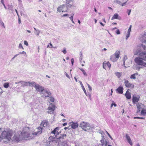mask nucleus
Masks as SVG:
<instances>
[{"label":"nucleus","instance_id":"nucleus-1","mask_svg":"<svg viewBox=\"0 0 146 146\" xmlns=\"http://www.w3.org/2000/svg\"><path fill=\"white\" fill-rule=\"evenodd\" d=\"M135 54H138L139 56L142 58L144 61H146V46L141 44L139 49Z\"/></svg>","mask_w":146,"mask_h":146},{"label":"nucleus","instance_id":"nucleus-2","mask_svg":"<svg viewBox=\"0 0 146 146\" xmlns=\"http://www.w3.org/2000/svg\"><path fill=\"white\" fill-rule=\"evenodd\" d=\"M29 128L28 127H26L24 128L22 131H19L16 134H17L18 135L20 136H21V139L19 140V141L23 139H27V138L29 139V137H30V134L27 131L29 130Z\"/></svg>","mask_w":146,"mask_h":146},{"label":"nucleus","instance_id":"nucleus-3","mask_svg":"<svg viewBox=\"0 0 146 146\" xmlns=\"http://www.w3.org/2000/svg\"><path fill=\"white\" fill-rule=\"evenodd\" d=\"M135 61L138 65L146 67V62H144L143 59L139 56L135 58Z\"/></svg>","mask_w":146,"mask_h":146},{"label":"nucleus","instance_id":"nucleus-4","mask_svg":"<svg viewBox=\"0 0 146 146\" xmlns=\"http://www.w3.org/2000/svg\"><path fill=\"white\" fill-rule=\"evenodd\" d=\"M66 134H63L59 137L58 138L57 137V139L60 140V141L62 140V142L60 141L58 142V145L59 146H66L67 145V142L65 140H62L64 137H66Z\"/></svg>","mask_w":146,"mask_h":146},{"label":"nucleus","instance_id":"nucleus-5","mask_svg":"<svg viewBox=\"0 0 146 146\" xmlns=\"http://www.w3.org/2000/svg\"><path fill=\"white\" fill-rule=\"evenodd\" d=\"M99 133L102 135V139L100 141L102 143V146H111L109 145H108L107 146L108 144V142L106 140H104V132L102 131H99Z\"/></svg>","mask_w":146,"mask_h":146},{"label":"nucleus","instance_id":"nucleus-6","mask_svg":"<svg viewBox=\"0 0 146 146\" xmlns=\"http://www.w3.org/2000/svg\"><path fill=\"white\" fill-rule=\"evenodd\" d=\"M40 94L41 95V97L44 98L49 97V96L51 95V93L50 91L45 88L43 92L41 93H40Z\"/></svg>","mask_w":146,"mask_h":146},{"label":"nucleus","instance_id":"nucleus-7","mask_svg":"<svg viewBox=\"0 0 146 146\" xmlns=\"http://www.w3.org/2000/svg\"><path fill=\"white\" fill-rule=\"evenodd\" d=\"M119 52L118 51H116L115 53L111 56L110 59L113 62L117 61L119 57Z\"/></svg>","mask_w":146,"mask_h":146},{"label":"nucleus","instance_id":"nucleus-8","mask_svg":"<svg viewBox=\"0 0 146 146\" xmlns=\"http://www.w3.org/2000/svg\"><path fill=\"white\" fill-rule=\"evenodd\" d=\"M139 39L141 42L146 44V32L140 34Z\"/></svg>","mask_w":146,"mask_h":146},{"label":"nucleus","instance_id":"nucleus-9","mask_svg":"<svg viewBox=\"0 0 146 146\" xmlns=\"http://www.w3.org/2000/svg\"><path fill=\"white\" fill-rule=\"evenodd\" d=\"M33 86H34L36 90L38 92H40V93L42 92L45 89L44 87L38 84H36L35 82V84H34Z\"/></svg>","mask_w":146,"mask_h":146},{"label":"nucleus","instance_id":"nucleus-10","mask_svg":"<svg viewBox=\"0 0 146 146\" xmlns=\"http://www.w3.org/2000/svg\"><path fill=\"white\" fill-rule=\"evenodd\" d=\"M49 103L50 104L47 109L48 111L47 112L48 113L51 114L53 113L55 109V106L50 102Z\"/></svg>","mask_w":146,"mask_h":146},{"label":"nucleus","instance_id":"nucleus-11","mask_svg":"<svg viewBox=\"0 0 146 146\" xmlns=\"http://www.w3.org/2000/svg\"><path fill=\"white\" fill-rule=\"evenodd\" d=\"M68 8L64 5H63L59 6L57 8V11L59 12L67 11Z\"/></svg>","mask_w":146,"mask_h":146},{"label":"nucleus","instance_id":"nucleus-12","mask_svg":"<svg viewBox=\"0 0 146 146\" xmlns=\"http://www.w3.org/2000/svg\"><path fill=\"white\" fill-rule=\"evenodd\" d=\"M42 128L41 127H39L36 128L34 132L33 133V135H39L42 132Z\"/></svg>","mask_w":146,"mask_h":146},{"label":"nucleus","instance_id":"nucleus-13","mask_svg":"<svg viewBox=\"0 0 146 146\" xmlns=\"http://www.w3.org/2000/svg\"><path fill=\"white\" fill-rule=\"evenodd\" d=\"M21 84L23 87H25L30 86H33L34 84H35V82H26L25 81H20Z\"/></svg>","mask_w":146,"mask_h":146},{"label":"nucleus","instance_id":"nucleus-14","mask_svg":"<svg viewBox=\"0 0 146 146\" xmlns=\"http://www.w3.org/2000/svg\"><path fill=\"white\" fill-rule=\"evenodd\" d=\"M137 106V113H138L141 111H142V110H143L145 106L144 105L141 103H138L136 105Z\"/></svg>","mask_w":146,"mask_h":146},{"label":"nucleus","instance_id":"nucleus-15","mask_svg":"<svg viewBox=\"0 0 146 146\" xmlns=\"http://www.w3.org/2000/svg\"><path fill=\"white\" fill-rule=\"evenodd\" d=\"M93 129L94 126L89 123H88L86 129H85V131L90 132Z\"/></svg>","mask_w":146,"mask_h":146},{"label":"nucleus","instance_id":"nucleus-16","mask_svg":"<svg viewBox=\"0 0 146 146\" xmlns=\"http://www.w3.org/2000/svg\"><path fill=\"white\" fill-rule=\"evenodd\" d=\"M140 98V96L138 95H134L133 96L132 100L134 103L137 102L139 101Z\"/></svg>","mask_w":146,"mask_h":146},{"label":"nucleus","instance_id":"nucleus-17","mask_svg":"<svg viewBox=\"0 0 146 146\" xmlns=\"http://www.w3.org/2000/svg\"><path fill=\"white\" fill-rule=\"evenodd\" d=\"M67 3L66 7L68 8L70 7L73 4L74 0H66Z\"/></svg>","mask_w":146,"mask_h":146},{"label":"nucleus","instance_id":"nucleus-18","mask_svg":"<svg viewBox=\"0 0 146 146\" xmlns=\"http://www.w3.org/2000/svg\"><path fill=\"white\" fill-rule=\"evenodd\" d=\"M88 123V122H85L84 121H82L81 123L80 127L85 131V129H86L87 127Z\"/></svg>","mask_w":146,"mask_h":146},{"label":"nucleus","instance_id":"nucleus-19","mask_svg":"<svg viewBox=\"0 0 146 146\" xmlns=\"http://www.w3.org/2000/svg\"><path fill=\"white\" fill-rule=\"evenodd\" d=\"M59 129V128L58 127H56L53 131L51 132V133L54 134L56 137V136L59 134L58 131Z\"/></svg>","mask_w":146,"mask_h":146},{"label":"nucleus","instance_id":"nucleus-20","mask_svg":"<svg viewBox=\"0 0 146 146\" xmlns=\"http://www.w3.org/2000/svg\"><path fill=\"white\" fill-rule=\"evenodd\" d=\"M123 87L119 86L116 90L117 93L119 94H122L123 93Z\"/></svg>","mask_w":146,"mask_h":146},{"label":"nucleus","instance_id":"nucleus-21","mask_svg":"<svg viewBox=\"0 0 146 146\" xmlns=\"http://www.w3.org/2000/svg\"><path fill=\"white\" fill-rule=\"evenodd\" d=\"M121 17L119 16L118 14L117 13H115L113 15V17L111 18L112 20L114 19H118L120 20Z\"/></svg>","mask_w":146,"mask_h":146},{"label":"nucleus","instance_id":"nucleus-22","mask_svg":"<svg viewBox=\"0 0 146 146\" xmlns=\"http://www.w3.org/2000/svg\"><path fill=\"white\" fill-rule=\"evenodd\" d=\"M71 126L72 128L75 129L78 127V125L77 123L72 122Z\"/></svg>","mask_w":146,"mask_h":146},{"label":"nucleus","instance_id":"nucleus-23","mask_svg":"<svg viewBox=\"0 0 146 146\" xmlns=\"http://www.w3.org/2000/svg\"><path fill=\"white\" fill-rule=\"evenodd\" d=\"M49 123L46 121H43L42 122L41 125L43 127H46L49 124Z\"/></svg>","mask_w":146,"mask_h":146},{"label":"nucleus","instance_id":"nucleus-24","mask_svg":"<svg viewBox=\"0 0 146 146\" xmlns=\"http://www.w3.org/2000/svg\"><path fill=\"white\" fill-rule=\"evenodd\" d=\"M79 82H80V84L81 85V86L82 87V88L83 90L84 91V92L85 94L86 95V96H88L87 94V93L86 92V90H85L83 84H82V82L81 81H80Z\"/></svg>","mask_w":146,"mask_h":146},{"label":"nucleus","instance_id":"nucleus-25","mask_svg":"<svg viewBox=\"0 0 146 146\" xmlns=\"http://www.w3.org/2000/svg\"><path fill=\"white\" fill-rule=\"evenodd\" d=\"M138 76V73H136L133 74L131 75L130 76L131 79H135Z\"/></svg>","mask_w":146,"mask_h":146},{"label":"nucleus","instance_id":"nucleus-26","mask_svg":"<svg viewBox=\"0 0 146 146\" xmlns=\"http://www.w3.org/2000/svg\"><path fill=\"white\" fill-rule=\"evenodd\" d=\"M127 59V56L126 55L124 57V59H123V65L124 66V67H125V68H127V67L125 66V62H126V60Z\"/></svg>","mask_w":146,"mask_h":146},{"label":"nucleus","instance_id":"nucleus-27","mask_svg":"<svg viewBox=\"0 0 146 146\" xmlns=\"http://www.w3.org/2000/svg\"><path fill=\"white\" fill-rule=\"evenodd\" d=\"M141 114L142 115H146V110L143 109L141 111Z\"/></svg>","mask_w":146,"mask_h":146},{"label":"nucleus","instance_id":"nucleus-28","mask_svg":"<svg viewBox=\"0 0 146 146\" xmlns=\"http://www.w3.org/2000/svg\"><path fill=\"white\" fill-rule=\"evenodd\" d=\"M115 75L118 78H119L121 76V74L120 72H117L115 73Z\"/></svg>","mask_w":146,"mask_h":146},{"label":"nucleus","instance_id":"nucleus-29","mask_svg":"<svg viewBox=\"0 0 146 146\" xmlns=\"http://www.w3.org/2000/svg\"><path fill=\"white\" fill-rule=\"evenodd\" d=\"M79 69L82 72L83 74L85 76H87V74L86 73V72L82 68H79Z\"/></svg>","mask_w":146,"mask_h":146},{"label":"nucleus","instance_id":"nucleus-30","mask_svg":"<svg viewBox=\"0 0 146 146\" xmlns=\"http://www.w3.org/2000/svg\"><path fill=\"white\" fill-rule=\"evenodd\" d=\"M128 143L131 146L132 145H133L132 141L129 136H128Z\"/></svg>","mask_w":146,"mask_h":146},{"label":"nucleus","instance_id":"nucleus-31","mask_svg":"<svg viewBox=\"0 0 146 146\" xmlns=\"http://www.w3.org/2000/svg\"><path fill=\"white\" fill-rule=\"evenodd\" d=\"M106 66H107L110 69V68L111 64L109 62H107L106 63Z\"/></svg>","mask_w":146,"mask_h":146},{"label":"nucleus","instance_id":"nucleus-32","mask_svg":"<svg viewBox=\"0 0 146 146\" xmlns=\"http://www.w3.org/2000/svg\"><path fill=\"white\" fill-rule=\"evenodd\" d=\"M49 97V98H50V102H53L54 101V98L52 96Z\"/></svg>","mask_w":146,"mask_h":146},{"label":"nucleus","instance_id":"nucleus-33","mask_svg":"<svg viewBox=\"0 0 146 146\" xmlns=\"http://www.w3.org/2000/svg\"><path fill=\"white\" fill-rule=\"evenodd\" d=\"M134 87V85L132 84H130L128 83V88H132Z\"/></svg>","mask_w":146,"mask_h":146},{"label":"nucleus","instance_id":"nucleus-34","mask_svg":"<svg viewBox=\"0 0 146 146\" xmlns=\"http://www.w3.org/2000/svg\"><path fill=\"white\" fill-rule=\"evenodd\" d=\"M9 86V84L8 83H5L4 84V86L5 88H8Z\"/></svg>","mask_w":146,"mask_h":146},{"label":"nucleus","instance_id":"nucleus-35","mask_svg":"<svg viewBox=\"0 0 146 146\" xmlns=\"http://www.w3.org/2000/svg\"><path fill=\"white\" fill-rule=\"evenodd\" d=\"M40 31L39 30H37L36 31V32L35 33V34L37 35L38 36Z\"/></svg>","mask_w":146,"mask_h":146},{"label":"nucleus","instance_id":"nucleus-36","mask_svg":"<svg viewBox=\"0 0 146 146\" xmlns=\"http://www.w3.org/2000/svg\"><path fill=\"white\" fill-rule=\"evenodd\" d=\"M131 25L130 26L129 28L128 29V37H129L130 32L131 31Z\"/></svg>","mask_w":146,"mask_h":146},{"label":"nucleus","instance_id":"nucleus-37","mask_svg":"<svg viewBox=\"0 0 146 146\" xmlns=\"http://www.w3.org/2000/svg\"><path fill=\"white\" fill-rule=\"evenodd\" d=\"M73 15H74V14H73V15L72 16H71V17H69V18L70 19V20L74 24L75 23H74V21L73 20Z\"/></svg>","mask_w":146,"mask_h":146},{"label":"nucleus","instance_id":"nucleus-38","mask_svg":"<svg viewBox=\"0 0 146 146\" xmlns=\"http://www.w3.org/2000/svg\"><path fill=\"white\" fill-rule=\"evenodd\" d=\"M87 85L88 86V88H89V91L91 92L92 90V87L90 86L89 85V84H87Z\"/></svg>","mask_w":146,"mask_h":146},{"label":"nucleus","instance_id":"nucleus-39","mask_svg":"<svg viewBox=\"0 0 146 146\" xmlns=\"http://www.w3.org/2000/svg\"><path fill=\"white\" fill-rule=\"evenodd\" d=\"M106 63H105V62H103V68L105 69H106Z\"/></svg>","mask_w":146,"mask_h":146},{"label":"nucleus","instance_id":"nucleus-40","mask_svg":"<svg viewBox=\"0 0 146 146\" xmlns=\"http://www.w3.org/2000/svg\"><path fill=\"white\" fill-rule=\"evenodd\" d=\"M19 48H22L23 50L24 49V48L22 44L21 43H20L19 44Z\"/></svg>","mask_w":146,"mask_h":146},{"label":"nucleus","instance_id":"nucleus-41","mask_svg":"<svg viewBox=\"0 0 146 146\" xmlns=\"http://www.w3.org/2000/svg\"><path fill=\"white\" fill-rule=\"evenodd\" d=\"M88 96H88V97H89V99L91 100H92L91 97V95L90 93L87 94Z\"/></svg>","mask_w":146,"mask_h":146},{"label":"nucleus","instance_id":"nucleus-42","mask_svg":"<svg viewBox=\"0 0 146 146\" xmlns=\"http://www.w3.org/2000/svg\"><path fill=\"white\" fill-rule=\"evenodd\" d=\"M106 133L108 135V136L111 138V140H113V138H112L111 137V136L110 135L109 133L106 131Z\"/></svg>","mask_w":146,"mask_h":146},{"label":"nucleus","instance_id":"nucleus-43","mask_svg":"<svg viewBox=\"0 0 146 146\" xmlns=\"http://www.w3.org/2000/svg\"><path fill=\"white\" fill-rule=\"evenodd\" d=\"M19 55V54H16L11 59V61H12L13 60V59L15 58L18 55Z\"/></svg>","mask_w":146,"mask_h":146},{"label":"nucleus","instance_id":"nucleus-44","mask_svg":"<svg viewBox=\"0 0 146 146\" xmlns=\"http://www.w3.org/2000/svg\"><path fill=\"white\" fill-rule=\"evenodd\" d=\"M19 2V4L20 5L22 6V1L21 0H18Z\"/></svg>","mask_w":146,"mask_h":146},{"label":"nucleus","instance_id":"nucleus-45","mask_svg":"<svg viewBox=\"0 0 146 146\" xmlns=\"http://www.w3.org/2000/svg\"><path fill=\"white\" fill-rule=\"evenodd\" d=\"M125 85L127 87H128V81L126 80L125 82Z\"/></svg>","mask_w":146,"mask_h":146},{"label":"nucleus","instance_id":"nucleus-46","mask_svg":"<svg viewBox=\"0 0 146 146\" xmlns=\"http://www.w3.org/2000/svg\"><path fill=\"white\" fill-rule=\"evenodd\" d=\"M63 52L64 54H66V53L67 51L65 48L63 50H62V51Z\"/></svg>","mask_w":146,"mask_h":146},{"label":"nucleus","instance_id":"nucleus-47","mask_svg":"<svg viewBox=\"0 0 146 146\" xmlns=\"http://www.w3.org/2000/svg\"><path fill=\"white\" fill-rule=\"evenodd\" d=\"M134 119L138 118V119H144V117H134Z\"/></svg>","mask_w":146,"mask_h":146},{"label":"nucleus","instance_id":"nucleus-48","mask_svg":"<svg viewBox=\"0 0 146 146\" xmlns=\"http://www.w3.org/2000/svg\"><path fill=\"white\" fill-rule=\"evenodd\" d=\"M74 60L73 58H72L71 59V62L72 64V65L73 66L74 64Z\"/></svg>","mask_w":146,"mask_h":146},{"label":"nucleus","instance_id":"nucleus-49","mask_svg":"<svg viewBox=\"0 0 146 146\" xmlns=\"http://www.w3.org/2000/svg\"><path fill=\"white\" fill-rule=\"evenodd\" d=\"M125 95L126 98L128 99V90H127Z\"/></svg>","mask_w":146,"mask_h":146},{"label":"nucleus","instance_id":"nucleus-50","mask_svg":"<svg viewBox=\"0 0 146 146\" xmlns=\"http://www.w3.org/2000/svg\"><path fill=\"white\" fill-rule=\"evenodd\" d=\"M116 2L117 4H118L119 5H121V2L119 0L116 1Z\"/></svg>","mask_w":146,"mask_h":146},{"label":"nucleus","instance_id":"nucleus-51","mask_svg":"<svg viewBox=\"0 0 146 146\" xmlns=\"http://www.w3.org/2000/svg\"><path fill=\"white\" fill-rule=\"evenodd\" d=\"M116 33L118 35H119L120 33V31L119 29H117L116 30Z\"/></svg>","mask_w":146,"mask_h":146},{"label":"nucleus","instance_id":"nucleus-52","mask_svg":"<svg viewBox=\"0 0 146 146\" xmlns=\"http://www.w3.org/2000/svg\"><path fill=\"white\" fill-rule=\"evenodd\" d=\"M24 44L25 45H26L27 46L28 45V43L26 41H24Z\"/></svg>","mask_w":146,"mask_h":146},{"label":"nucleus","instance_id":"nucleus-53","mask_svg":"<svg viewBox=\"0 0 146 146\" xmlns=\"http://www.w3.org/2000/svg\"><path fill=\"white\" fill-rule=\"evenodd\" d=\"M126 2H127V1L125 3H121V5L122 6H124L125 5V4L126 3Z\"/></svg>","mask_w":146,"mask_h":146},{"label":"nucleus","instance_id":"nucleus-54","mask_svg":"<svg viewBox=\"0 0 146 146\" xmlns=\"http://www.w3.org/2000/svg\"><path fill=\"white\" fill-rule=\"evenodd\" d=\"M18 17V23L20 24L21 23V19L19 17Z\"/></svg>","mask_w":146,"mask_h":146},{"label":"nucleus","instance_id":"nucleus-55","mask_svg":"<svg viewBox=\"0 0 146 146\" xmlns=\"http://www.w3.org/2000/svg\"><path fill=\"white\" fill-rule=\"evenodd\" d=\"M131 98V96L130 93L128 92V99H130Z\"/></svg>","mask_w":146,"mask_h":146},{"label":"nucleus","instance_id":"nucleus-56","mask_svg":"<svg viewBox=\"0 0 146 146\" xmlns=\"http://www.w3.org/2000/svg\"><path fill=\"white\" fill-rule=\"evenodd\" d=\"M83 57V56H80V57L79 58V60H80V62H81V61Z\"/></svg>","mask_w":146,"mask_h":146},{"label":"nucleus","instance_id":"nucleus-57","mask_svg":"<svg viewBox=\"0 0 146 146\" xmlns=\"http://www.w3.org/2000/svg\"><path fill=\"white\" fill-rule=\"evenodd\" d=\"M69 16V15L68 14H64L63 15L62 17H66V16Z\"/></svg>","mask_w":146,"mask_h":146},{"label":"nucleus","instance_id":"nucleus-58","mask_svg":"<svg viewBox=\"0 0 146 146\" xmlns=\"http://www.w3.org/2000/svg\"><path fill=\"white\" fill-rule=\"evenodd\" d=\"M22 53V54L25 55L26 56L27 55L25 51H23Z\"/></svg>","mask_w":146,"mask_h":146},{"label":"nucleus","instance_id":"nucleus-59","mask_svg":"<svg viewBox=\"0 0 146 146\" xmlns=\"http://www.w3.org/2000/svg\"><path fill=\"white\" fill-rule=\"evenodd\" d=\"M65 74H66V76L67 77H68V78H70L69 77V75L67 74L66 73V72H65Z\"/></svg>","mask_w":146,"mask_h":146},{"label":"nucleus","instance_id":"nucleus-60","mask_svg":"<svg viewBox=\"0 0 146 146\" xmlns=\"http://www.w3.org/2000/svg\"><path fill=\"white\" fill-rule=\"evenodd\" d=\"M2 92H3L1 88H0V95H1V94H2Z\"/></svg>","mask_w":146,"mask_h":146},{"label":"nucleus","instance_id":"nucleus-61","mask_svg":"<svg viewBox=\"0 0 146 146\" xmlns=\"http://www.w3.org/2000/svg\"><path fill=\"white\" fill-rule=\"evenodd\" d=\"M15 11L16 12V13H17V15L18 17H19V14H18V11H17L16 9H15Z\"/></svg>","mask_w":146,"mask_h":146},{"label":"nucleus","instance_id":"nucleus-62","mask_svg":"<svg viewBox=\"0 0 146 146\" xmlns=\"http://www.w3.org/2000/svg\"><path fill=\"white\" fill-rule=\"evenodd\" d=\"M50 48H52L53 47L51 43H50Z\"/></svg>","mask_w":146,"mask_h":146},{"label":"nucleus","instance_id":"nucleus-63","mask_svg":"<svg viewBox=\"0 0 146 146\" xmlns=\"http://www.w3.org/2000/svg\"><path fill=\"white\" fill-rule=\"evenodd\" d=\"M126 138L127 141H128V135L127 134H126Z\"/></svg>","mask_w":146,"mask_h":146},{"label":"nucleus","instance_id":"nucleus-64","mask_svg":"<svg viewBox=\"0 0 146 146\" xmlns=\"http://www.w3.org/2000/svg\"><path fill=\"white\" fill-rule=\"evenodd\" d=\"M100 24L102 25V26H104V25L101 22H100Z\"/></svg>","mask_w":146,"mask_h":146}]
</instances>
